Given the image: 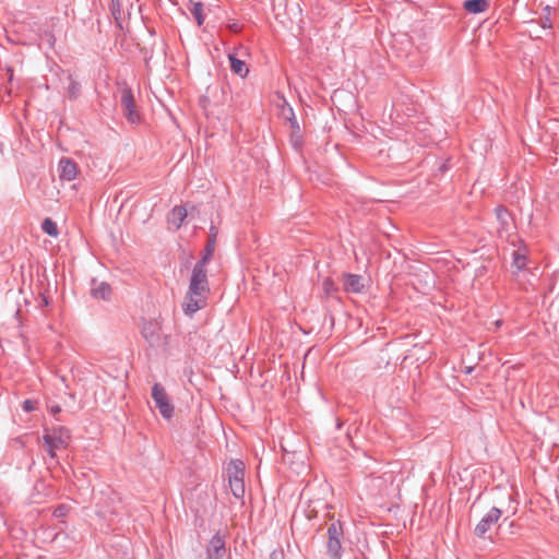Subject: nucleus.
<instances>
[{"instance_id": "obj_1", "label": "nucleus", "mask_w": 559, "mask_h": 559, "mask_svg": "<svg viewBox=\"0 0 559 559\" xmlns=\"http://www.w3.org/2000/svg\"><path fill=\"white\" fill-rule=\"evenodd\" d=\"M210 286L206 265L195 263L192 270L189 288L182 305L183 312L192 316L206 306Z\"/></svg>"}, {"instance_id": "obj_2", "label": "nucleus", "mask_w": 559, "mask_h": 559, "mask_svg": "<svg viewBox=\"0 0 559 559\" xmlns=\"http://www.w3.org/2000/svg\"><path fill=\"white\" fill-rule=\"evenodd\" d=\"M326 554L330 559H342L344 528L341 521L332 522L326 530Z\"/></svg>"}, {"instance_id": "obj_3", "label": "nucleus", "mask_w": 559, "mask_h": 559, "mask_svg": "<svg viewBox=\"0 0 559 559\" xmlns=\"http://www.w3.org/2000/svg\"><path fill=\"white\" fill-rule=\"evenodd\" d=\"M227 477L233 495L240 499L245 496V463L241 460H233L227 465Z\"/></svg>"}, {"instance_id": "obj_4", "label": "nucleus", "mask_w": 559, "mask_h": 559, "mask_svg": "<svg viewBox=\"0 0 559 559\" xmlns=\"http://www.w3.org/2000/svg\"><path fill=\"white\" fill-rule=\"evenodd\" d=\"M118 91L120 94V103L122 111L127 120L135 123L140 120V114L136 109L135 100L131 88L123 82L118 83Z\"/></svg>"}, {"instance_id": "obj_5", "label": "nucleus", "mask_w": 559, "mask_h": 559, "mask_svg": "<svg viewBox=\"0 0 559 559\" xmlns=\"http://www.w3.org/2000/svg\"><path fill=\"white\" fill-rule=\"evenodd\" d=\"M152 399L155 403L156 408L159 411L160 415L170 419L174 415V406L168 397V394L164 386L159 383H155L152 388Z\"/></svg>"}, {"instance_id": "obj_6", "label": "nucleus", "mask_w": 559, "mask_h": 559, "mask_svg": "<svg viewBox=\"0 0 559 559\" xmlns=\"http://www.w3.org/2000/svg\"><path fill=\"white\" fill-rule=\"evenodd\" d=\"M502 515V511L496 507L491 508L477 523L474 534L478 538H486V534L491 531Z\"/></svg>"}, {"instance_id": "obj_7", "label": "nucleus", "mask_w": 559, "mask_h": 559, "mask_svg": "<svg viewBox=\"0 0 559 559\" xmlns=\"http://www.w3.org/2000/svg\"><path fill=\"white\" fill-rule=\"evenodd\" d=\"M71 435L69 429L66 427H56L52 428L51 431H47L43 436V440L45 444H52V447H57L59 449L67 448L70 441Z\"/></svg>"}, {"instance_id": "obj_8", "label": "nucleus", "mask_w": 559, "mask_h": 559, "mask_svg": "<svg viewBox=\"0 0 559 559\" xmlns=\"http://www.w3.org/2000/svg\"><path fill=\"white\" fill-rule=\"evenodd\" d=\"M205 552V559H223L227 552L224 537L219 534H215L210 539Z\"/></svg>"}, {"instance_id": "obj_9", "label": "nucleus", "mask_w": 559, "mask_h": 559, "mask_svg": "<svg viewBox=\"0 0 559 559\" xmlns=\"http://www.w3.org/2000/svg\"><path fill=\"white\" fill-rule=\"evenodd\" d=\"M59 177L61 180L71 181L78 175V165L68 157H62L58 164Z\"/></svg>"}, {"instance_id": "obj_10", "label": "nucleus", "mask_w": 559, "mask_h": 559, "mask_svg": "<svg viewBox=\"0 0 559 559\" xmlns=\"http://www.w3.org/2000/svg\"><path fill=\"white\" fill-rule=\"evenodd\" d=\"M217 230L214 226L210 228V235L205 248L202 251L201 259L197 262L202 265H207L213 258L215 246H216Z\"/></svg>"}, {"instance_id": "obj_11", "label": "nucleus", "mask_w": 559, "mask_h": 559, "mask_svg": "<svg viewBox=\"0 0 559 559\" xmlns=\"http://www.w3.org/2000/svg\"><path fill=\"white\" fill-rule=\"evenodd\" d=\"M496 218L498 222V233L502 235L503 233H508L512 225V217L510 212L502 205L496 209Z\"/></svg>"}, {"instance_id": "obj_12", "label": "nucleus", "mask_w": 559, "mask_h": 559, "mask_svg": "<svg viewBox=\"0 0 559 559\" xmlns=\"http://www.w3.org/2000/svg\"><path fill=\"white\" fill-rule=\"evenodd\" d=\"M160 325L156 321H145L142 325V335L150 344H155L159 340Z\"/></svg>"}, {"instance_id": "obj_13", "label": "nucleus", "mask_w": 559, "mask_h": 559, "mask_svg": "<svg viewBox=\"0 0 559 559\" xmlns=\"http://www.w3.org/2000/svg\"><path fill=\"white\" fill-rule=\"evenodd\" d=\"M344 289L349 293H360L364 288L362 277L356 274H347L344 277Z\"/></svg>"}, {"instance_id": "obj_14", "label": "nucleus", "mask_w": 559, "mask_h": 559, "mask_svg": "<svg viewBox=\"0 0 559 559\" xmlns=\"http://www.w3.org/2000/svg\"><path fill=\"white\" fill-rule=\"evenodd\" d=\"M92 295L97 299L108 300L111 295V287L106 282L96 283V281H93Z\"/></svg>"}, {"instance_id": "obj_15", "label": "nucleus", "mask_w": 559, "mask_h": 559, "mask_svg": "<svg viewBox=\"0 0 559 559\" xmlns=\"http://www.w3.org/2000/svg\"><path fill=\"white\" fill-rule=\"evenodd\" d=\"M463 8L468 13H483L488 10L489 1L488 0H466L463 3Z\"/></svg>"}, {"instance_id": "obj_16", "label": "nucleus", "mask_w": 559, "mask_h": 559, "mask_svg": "<svg viewBox=\"0 0 559 559\" xmlns=\"http://www.w3.org/2000/svg\"><path fill=\"white\" fill-rule=\"evenodd\" d=\"M187 217V210L183 206H175L169 216L168 222L170 225L175 226L177 229L180 228L185 218Z\"/></svg>"}, {"instance_id": "obj_17", "label": "nucleus", "mask_w": 559, "mask_h": 559, "mask_svg": "<svg viewBox=\"0 0 559 559\" xmlns=\"http://www.w3.org/2000/svg\"><path fill=\"white\" fill-rule=\"evenodd\" d=\"M68 81L69 85L67 87V97L70 100H74L81 95V84L71 73L68 74Z\"/></svg>"}, {"instance_id": "obj_18", "label": "nucleus", "mask_w": 559, "mask_h": 559, "mask_svg": "<svg viewBox=\"0 0 559 559\" xmlns=\"http://www.w3.org/2000/svg\"><path fill=\"white\" fill-rule=\"evenodd\" d=\"M229 61L230 69L234 73H236L240 78H245L248 74L249 69L242 60L236 58L234 55H229Z\"/></svg>"}, {"instance_id": "obj_19", "label": "nucleus", "mask_w": 559, "mask_h": 559, "mask_svg": "<svg viewBox=\"0 0 559 559\" xmlns=\"http://www.w3.org/2000/svg\"><path fill=\"white\" fill-rule=\"evenodd\" d=\"M189 11H190L191 15L195 19L198 25L201 26L204 22L202 2L191 0Z\"/></svg>"}, {"instance_id": "obj_20", "label": "nucleus", "mask_w": 559, "mask_h": 559, "mask_svg": "<svg viewBox=\"0 0 559 559\" xmlns=\"http://www.w3.org/2000/svg\"><path fill=\"white\" fill-rule=\"evenodd\" d=\"M283 115L287 118V120L289 121L290 123V128L293 130V133H299L300 132V127H299V123L294 115V111H293V108L292 107H288L287 108V112L286 110L284 109L283 110Z\"/></svg>"}, {"instance_id": "obj_21", "label": "nucleus", "mask_w": 559, "mask_h": 559, "mask_svg": "<svg viewBox=\"0 0 559 559\" xmlns=\"http://www.w3.org/2000/svg\"><path fill=\"white\" fill-rule=\"evenodd\" d=\"M43 230L49 236L56 237L58 236V227L57 224L51 218H45L41 224Z\"/></svg>"}, {"instance_id": "obj_22", "label": "nucleus", "mask_w": 559, "mask_h": 559, "mask_svg": "<svg viewBox=\"0 0 559 559\" xmlns=\"http://www.w3.org/2000/svg\"><path fill=\"white\" fill-rule=\"evenodd\" d=\"M526 264V255L524 253H521L520 251H515L513 253V265L518 270H522Z\"/></svg>"}, {"instance_id": "obj_23", "label": "nucleus", "mask_w": 559, "mask_h": 559, "mask_svg": "<svg viewBox=\"0 0 559 559\" xmlns=\"http://www.w3.org/2000/svg\"><path fill=\"white\" fill-rule=\"evenodd\" d=\"M36 402L32 400H25L22 404L23 411L29 413L33 412L36 408Z\"/></svg>"}, {"instance_id": "obj_24", "label": "nucleus", "mask_w": 559, "mask_h": 559, "mask_svg": "<svg viewBox=\"0 0 559 559\" xmlns=\"http://www.w3.org/2000/svg\"><path fill=\"white\" fill-rule=\"evenodd\" d=\"M67 511H68V507H66V506H59V507L55 510L53 514H55L56 516L60 518V516H63V515L67 513Z\"/></svg>"}, {"instance_id": "obj_25", "label": "nucleus", "mask_w": 559, "mask_h": 559, "mask_svg": "<svg viewBox=\"0 0 559 559\" xmlns=\"http://www.w3.org/2000/svg\"><path fill=\"white\" fill-rule=\"evenodd\" d=\"M47 445V451H48V454L51 459H56V450H59V448L57 447H52V444H46Z\"/></svg>"}, {"instance_id": "obj_26", "label": "nucleus", "mask_w": 559, "mask_h": 559, "mask_svg": "<svg viewBox=\"0 0 559 559\" xmlns=\"http://www.w3.org/2000/svg\"><path fill=\"white\" fill-rule=\"evenodd\" d=\"M542 27H543L544 29H549V28H551V22H550V19H549V16H548V15L543 20V22H542Z\"/></svg>"}, {"instance_id": "obj_27", "label": "nucleus", "mask_w": 559, "mask_h": 559, "mask_svg": "<svg viewBox=\"0 0 559 559\" xmlns=\"http://www.w3.org/2000/svg\"><path fill=\"white\" fill-rule=\"evenodd\" d=\"M46 36H47L48 44L50 46H53V44H55V36L52 34H50V33H47Z\"/></svg>"}, {"instance_id": "obj_28", "label": "nucleus", "mask_w": 559, "mask_h": 559, "mask_svg": "<svg viewBox=\"0 0 559 559\" xmlns=\"http://www.w3.org/2000/svg\"><path fill=\"white\" fill-rule=\"evenodd\" d=\"M60 411H61L60 406H52V407H51V413H53V414H57V413H59Z\"/></svg>"}, {"instance_id": "obj_29", "label": "nucleus", "mask_w": 559, "mask_h": 559, "mask_svg": "<svg viewBox=\"0 0 559 559\" xmlns=\"http://www.w3.org/2000/svg\"><path fill=\"white\" fill-rule=\"evenodd\" d=\"M501 324H502V321H501V320H497V321L495 322L496 328L501 326Z\"/></svg>"}, {"instance_id": "obj_30", "label": "nucleus", "mask_w": 559, "mask_h": 559, "mask_svg": "<svg viewBox=\"0 0 559 559\" xmlns=\"http://www.w3.org/2000/svg\"><path fill=\"white\" fill-rule=\"evenodd\" d=\"M231 29L236 32V31L238 29L237 25H236V24H234V25L231 26Z\"/></svg>"}, {"instance_id": "obj_31", "label": "nucleus", "mask_w": 559, "mask_h": 559, "mask_svg": "<svg viewBox=\"0 0 559 559\" xmlns=\"http://www.w3.org/2000/svg\"><path fill=\"white\" fill-rule=\"evenodd\" d=\"M274 557H277V554H276L275 551H274V552H272V555H271V559H274Z\"/></svg>"}, {"instance_id": "obj_32", "label": "nucleus", "mask_w": 559, "mask_h": 559, "mask_svg": "<svg viewBox=\"0 0 559 559\" xmlns=\"http://www.w3.org/2000/svg\"><path fill=\"white\" fill-rule=\"evenodd\" d=\"M545 10L547 11V13H548V14L550 13V7H549V5H547V7L545 8Z\"/></svg>"}, {"instance_id": "obj_33", "label": "nucleus", "mask_w": 559, "mask_h": 559, "mask_svg": "<svg viewBox=\"0 0 559 559\" xmlns=\"http://www.w3.org/2000/svg\"><path fill=\"white\" fill-rule=\"evenodd\" d=\"M331 282L329 280L324 281V285H330Z\"/></svg>"}, {"instance_id": "obj_34", "label": "nucleus", "mask_w": 559, "mask_h": 559, "mask_svg": "<svg viewBox=\"0 0 559 559\" xmlns=\"http://www.w3.org/2000/svg\"><path fill=\"white\" fill-rule=\"evenodd\" d=\"M342 426V423L341 421H337V428L340 429Z\"/></svg>"}]
</instances>
